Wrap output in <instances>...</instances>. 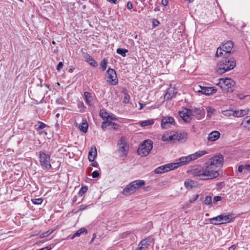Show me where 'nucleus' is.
<instances>
[{
    "instance_id": "nucleus-1",
    "label": "nucleus",
    "mask_w": 250,
    "mask_h": 250,
    "mask_svg": "<svg viewBox=\"0 0 250 250\" xmlns=\"http://www.w3.org/2000/svg\"><path fill=\"white\" fill-rule=\"evenodd\" d=\"M194 176L200 180L212 179L217 177L219 173L217 169H214L206 162L204 167H198L194 170Z\"/></svg>"
},
{
    "instance_id": "nucleus-2",
    "label": "nucleus",
    "mask_w": 250,
    "mask_h": 250,
    "mask_svg": "<svg viewBox=\"0 0 250 250\" xmlns=\"http://www.w3.org/2000/svg\"><path fill=\"white\" fill-rule=\"evenodd\" d=\"M188 137V134L185 132L171 131L169 133H165L162 136L163 141H174L181 143L186 141Z\"/></svg>"
},
{
    "instance_id": "nucleus-3",
    "label": "nucleus",
    "mask_w": 250,
    "mask_h": 250,
    "mask_svg": "<svg viewBox=\"0 0 250 250\" xmlns=\"http://www.w3.org/2000/svg\"><path fill=\"white\" fill-rule=\"evenodd\" d=\"M236 65V62L234 59H229L225 57V59L218 64L217 67V72L218 74H222L225 72L232 69Z\"/></svg>"
},
{
    "instance_id": "nucleus-4",
    "label": "nucleus",
    "mask_w": 250,
    "mask_h": 250,
    "mask_svg": "<svg viewBox=\"0 0 250 250\" xmlns=\"http://www.w3.org/2000/svg\"><path fill=\"white\" fill-rule=\"evenodd\" d=\"M206 162L208 166L214 169H217L218 171L223 165L224 158L221 154L216 155L208 159Z\"/></svg>"
},
{
    "instance_id": "nucleus-5",
    "label": "nucleus",
    "mask_w": 250,
    "mask_h": 250,
    "mask_svg": "<svg viewBox=\"0 0 250 250\" xmlns=\"http://www.w3.org/2000/svg\"><path fill=\"white\" fill-rule=\"evenodd\" d=\"M235 83L232 79L229 78H222L218 80L217 85L225 92H229L233 91V87Z\"/></svg>"
},
{
    "instance_id": "nucleus-6",
    "label": "nucleus",
    "mask_w": 250,
    "mask_h": 250,
    "mask_svg": "<svg viewBox=\"0 0 250 250\" xmlns=\"http://www.w3.org/2000/svg\"><path fill=\"white\" fill-rule=\"evenodd\" d=\"M152 148V141L149 140H145L143 144L140 145L137 149V152L141 156L144 157L148 154Z\"/></svg>"
},
{
    "instance_id": "nucleus-7",
    "label": "nucleus",
    "mask_w": 250,
    "mask_h": 250,
    "mask_svg": "<svg viewBox=\"0 0 250 250\" xmlns=\"http://www.w3.org/2000/svg\"><path fill=\"white\" fill-rule=\"evenodd\" d=\"M233 47V42L231 41H228L224 43L222 47L217 48L216 55L217 57L221 56L223 55L226 56L231 52Z\"/></svg>"
},
{
    "instance_id": "nucleus-8",
    "label": "nucleus",
    "mask_w": 250,
    "mask_h": 250,
    "mask_svg": "<svg viewBox=\"0 0 250 250\" xmlns=\"http://www.w3.org/2000/svg\"><path fill=\"white\" fill-rule=\"evenodd\" d=\"M179 167V165L178 162L174 163H170L165 165L161 166L154 170V172L156 174H162L167 172L171 170Z\"/></svg>"
},
{
    "instance_id": "nucleus-9",
    "label": "nucleus",
    "mask_w": 250,
    "mask_h": 250,
    "mask_svg": "<svg viewBox=\"0 0 250 250\" xmlns=\"http://www.w3.org/2000/svg\"><path fill=\"white\" fill-rule=\"evenodd\" d=\"M41 165L43 168L49 169L51 168L50 162V156L42 152H40L39 156Z\"/></svg>"
},
{
    "instance_id": "nucleus-10",
    "label": "nucleus",
    "mask_w": 250,
    "mask_h": 250,
    "mask_svg": "<svg viewBox=\"0 0 250 250\" xmlns=\"http://www.w3.org/2000/svg\"><path fill=\"white\" fill-rule=\"evenodd\" d=\"M119 151L120 153V156L122 157H125L127 156L129 146L125 142V137H122L118 142Z\"/></svg>"
},
{
    "instance_id": "nucleus-11",
    "label": "nucleus",
    "mask_w": 250,
    "mask_h": 250,
    "mask_svg": "<svg viewBox=\"0 0 250 250\" xmlns=\"http://www.w3.org/2000/svg\"><path fill=\"white\" fill-rule=\"evenodd\" d=\"M107 73L108 75L107 82L112 85L117 84L118 80L116 71L113 69L109 68L107 69Z\"/></svg>"
},
{
    "instance_id": "nucleus-12",
    "label": "nucleus",
    "mask_w": 250,
    "mask_h": 250,
    "mask_svg": "<svg viewBox=\"0 0 250 250\" xmlns=\"http://www.w3.org/2000/svg\"><path fill=\"white\" fill-rule=\"evenodd\" d=\"M175 125V120L172 117H164L161 120V126L164 129L171 127L172 125Z\"/></svg>"
},
{
    "instance_id": "nucleus-13",
    "label": "nucleus",
    "mask_w": 250,
    "mask_h": 250,
    "mask_svg": "<svg viewBox=\"0 0 250 250\" xmlns=\"http://www.w3.org/2000/svg\"><path fill=\"white\" fill-rule=\"evenodd\" d=\"M198 158L196 154L194 153L189 156L183 157L179 158V162H178L179 167L185 165L189 163L191 161L194 160Z\"/></svg>"
},
{
    "instance_id": "nucleus-14",
    "label": "nucleus",
    "mask_w": 250,
    "mask_h": 250,
    "mask_svg": "<svg viewBox=\"0 0 250 250\" xmlns=\"http://www.w3.org/2000/svg\"><path fill=\"white\" fill-rule=\"evenodd\" d=\"M180 116L186 122H188L191 119V111L188 108H184L179 112Z\"/></svg>"
},
{
    "instance_id": "nucleus-15",
    "label": "nucleus",
    "mask_w": 250,
    "mask_h": 250,
    "mask_svg": "<svg viewBox=\"0 0 250 250\" xmlns=\"http://www.w3.org/2000/svg\"><path fill=\"white\" fill-rule=\"evenodd\" d=\"M177 93V91L174 87H170L167 89L164 99L166 101L170 100L175 97Z\"/></svg>"
},
{
    "instance_id": "nucleus-16",
    "label": "nucleus",
    "mask_w": 250,
    "mask_h": 250,
    "mask_svg": "<svg viewBox=\"0 0 250 250\" xmlns=\"http://www.w3.org/2000/svg\"><path fill=\"white\" fill-rule=\"evenodd\" d=\"M151 238H146L141 241L136 250H145L151 243Z\"/></svg>"
},
{
    "instance_id": "nucleus-17",
    "label": "nucleus",
    "mask_w": 250,
    "mask_h": 250,
    "mask_svg": "<svg viewBox=\"0 0 250 250\" xmlns=\"http://www.w3.org/2000/svg\"><path fill=\"white\" fill-rule=\"evenodd\" d=\"M219 216L222 224L228 223L232 221V216L230 214L222 213Z\"/></svg>"
},
{
    "instance_id": "nucleus-18",
    "label": "nucleus",
    "mask_w": 250,
    "mask_h": 250,
    "mask_svg": "<svg viewBox=\"0 0 250 250\" xmlns=\"http://www.w3.org/2000/svg\"><path fill=\"white\" fill-rule=\"evenodd\" d=\"M145 181L144 180H138L132 182L131 183V187H132L133 189L136 191V189L140 188L142 186L145 185Z\"/></svg>"
},
{
    "instance_id": "nucleus-19",
    "label": "nucleus",
    "mask_w": 250,
    "mask_h": 250,
    "mask_svg": "<svg viewBox=\"0 0 250 250\" xmlns=\"http://www.w3.org/2000/svg\"><path fill=\"white\" fill-rule=\"evenodd\" d=\"M220 136V133L218 131H213L210 133L208 136V140L210 141H215L217 140Z\"/></svg>"
},
{
    "instance_id": "nucleus-20",
    "label": "nucleus",
    "mask_w": 250,
    "mask_h": 250,
    "mask_svg": "<svg viewBox=\"0 0 250 250\" xmlns=\"http://www.w3.org/2000/svg\"><path fill=\"white\" fill-rule=\"evenodd\" d=\"M200 90H198L199 92H201L202 93L207 95L211 94L214 92V89L212 87L200 86Z\"/></svg>"
},
{
    "instance_id": "nucleus-21",
    "label": "nucleus",
    "mask_w": 250,
    "mask_h": 250,
    "mask_svg": "<svg viewBox=\"0 0 250 250\" xmlns=\"http://www.w3.org/2000/svg\"><path fill=\"white\" fill-rule=\"evenodd\" d=\"M250 112L249 108H246L245 109H241L234 111V117H241L244 115L248 114Z\"/></svg>"
},
{
    "instance_id": "nucleus-22",
    "label": "nucleus",
    "mask_w": 250,
    "mask_h": 250,
    "mask_svg": "<svg viewBox=\"0 0 250 250\" xmlns=\"http://www.w3.org/2000/svg\"><path fill=\"white\" fill-rule=\"evenodd\" d=\"M117 125V124L113 123L112 122L109 121V119L106 120V121H104L102 123V128L105 130L107 127L111 126H113L114 128H115V126Z\"/></svg>"
},
{
    "instance_id": "nucleus-23",
    "label": "nucleus",
    "mask_w": 250,
    "mask_h": 250,
    "mask_svg": "<svg viewBox=\"0 0 250 250\" xmlns=\"http://www.w3.org/2000/svg\"><path fill=\"white\" fill-rule=\"evenodd\" d=\"M85 60L87 62L93 67H96L98 66V63L91 56L87 55L85 57Z\"/></svg>"
},
{
    "instance_id": "nucleus-24",
    "label": "nucleus",
    "mask_w": 250,
    "mask_h": 250,
    "mask_svg": "<svg viewBox=\"0 0 250 250\" xmlns=\"http://www.w3.org/2000/svg\"><path fill=\"white\" fill-rule=\"evenodd\" d=\"M97 155V150L95 147H94V150L93 148H91V150L88 153V158L90 162L94 161L95 156Z\"/></svg>"
},
{
    "instance_id": "nucleus-25",
    "label": "nucleus",
    "mask_w": 250,
    "mask_h": 250,
    "mask_svg": "<svg viewBox=\"0 0 250 250\" xmlns=\"http://www.w3.org/2000/svg\"><path fill=\"white\" fill-rule=\"evenodd\" d=\"M135 190L133 189L132 187H131V184L128 185L123 190V193L125 195L130 194L134 193Z\"/></svg>"
},
{
    "instance_id": "nucleus-26",
    "label": "nucleus",
    "mask_w": 250,
    "mask_h": 250,
    "mask_svg": "<svg viewBox=\"0 0 250 250\" xmlns=\"http://www.w3.org/2000/svg\"><path fill=\"white\" fill-rule=\"evenodd\" d=\"M87 233V230L86 229L82 228L77 230L73 235V236L71 238V239H73L76 237H79L82 234H86Z\"/></svg>"
},
{
    "instance_id": "nucleus-27",
    "label": "nucleus",
    "mask_w": 250,
    "mask_h": 250,
    "mask_svg": "<svg viewBox=\"0 0 250 250\" xmlns=\"http://www.w3.org/2000/svg\"><path fill=\"white\" fill-rule=\"evenodd\" d=\"M185 187L188 189H191L195 187V182L191 180H187L184 183Z\"/></svg>"
},
{
    "instance_id": "nucleus-28",
    "label": "nucleus",
    "mask_w": 250,
    "mask_h": 250,
    "mask_svg": "<svg viewBox=\"0 0 250 250\" xmlns=\"http://www.w3.org/2000/svg\"><path fill=\"white\" fill-rule=\"evenodd\" d=\"M209 221L210 224L214 225H219L222 224L219 215L216 217L210 218L209 219Z\"/></svg>"
},
{
    "instance_id": "nucleus-29",
    "label": "nucleus",
    "mask_w": 250,
    "mask_h": 250,
    "mask_svg": "<svg viewBox=\"0 0 250 250\" xmlns=\"http://www.w3.org/2000/svg\"><path fill=\"white\" fill-rule=\"evenodd\" d=\"M84 96L85 98V100L86 103L90 105L91 104V102L92 101V98L90 93L88 92H85L84 93Z\"/></svg>"
},
{
    "instance_id": "nucleus-30",
    "label": "nucleus",
    "mask_w": 250,
    "mask_h": 250,
    "mask_svg": "<svg viewBox=\"0 0 250 250\" xmlns=\"http://www.w3.org/2000/svg\"><path fill=\"white\" fill-rule=\"evenodd\" d=\"M88 127V125L87 123L86 122V121H84V122H83L82 124L80 125L79 128L83 132L85 133L87 130Z\"/></svg>"
},
{
    "instance_id": "nucleus-31",
    "label": "nucleus",
    "mask_w": 250,
    "mask_h": 250,
    "mask_svg": "<svg viewBox=\"0 0 250 250\" xmlns=\"http://www.w3.org/2000/svg\"><path fill=\"white\" fill-rule=\"evenodd\" d=\"M204 204L208 206L209 207L212 206V198L210 196H206L204 200Z\"/></svg>"
},
{
    "instance_id": "nucleus-32",
    "label": "nucleus",
    "mask_w": 250,
    "mask_h": 250,
    "mask_svg": "<svg viewBox=\"0 0 250 250\" xmlns=\"http://www.w3.org/2000/svg\"><path fill=\"white\" fill-rule=\"evenodd\" d=\"M100 115L103 119L107 120L109 119V117H110V115L104 109L100 111Z\"/></svg>"
},
{
    "instance_id": "nucleus-33",
    "label": "nucleus",
    "mask_w": 250,
    "mask_h": 250,
    "mask_svg": "<svg viewBox=\"0 0 250 250\" xmlns=\"http://www.w3.org/2000/svg\"><path fill=\"white\" fill-rule=\"evenodd\" d=\"M107 61L105 59H104L101 62L100 68L103 71L105 70L107 67Z\"/></svg>"
},
{
    "instance_id": "nucleus-34",
    "label": "nucleus",
    "mask_w": 250,
    "mask_h": 250,
    "mask_svg": "<svg viewBox=\"0 0 250 250\" xmlns=\"http://www.w3.org/2000/svg\"><path fill=\"white\" fill-rule=\"evenodd\" d=\"M222 114L225 116L229 117L233 116L234 117V111L231 110H226L222 111Z\"/></svg>"
},
{
    "instance_id": "nucleus-35",
    "label": "nucleus",
    "mask_w": 250,
    "mask_h": 250,
    "mask_svg": "<svg viewBox=\"0 0 250 250\" xmlns=\"http://www.w3.org/2000/svg\"><path fill=\"white\" fill-rule=\"evenodd\" d=\"M128 52V50L125 49L118 48L116 50L117 53L121 55L122 57H125L126 53Z\"/></svg>"
},
{
    "instance_id": "nucleus-36",
    "label": "nucleus",
    "mask_w": 250,
    "mask_h": 250,
    "mask_svg": "<svg viewBox=\"0 0 250 250\" xmlns=\"http://www.w3.org/2000/svg\"><path fill=\"white\" fill-rule=\"evenodd\" d=\"M38 124H39L38 125H35V128L37 130H42V129L44 128L46 126V125L45 124H44L43 123L39 122Z\"/></svg>"
},
{
    "instance_id": "nucleus-37",
    "label": "nucleus",
    "mask_w": 250,
    "mask_h": 250,
    "mask_svg": "<svg viewBox=\"0 0 250 250\" xmlns=\"http://www.w3.org/2000/svg\"><path fill=\"white\" fill-rule=\"evenodd\" d=\"M154 121L152 120H148L146 121H142L140 125L142 126H145L148 125H151L153 124Z\"/></svg>"
},
{
    "instance_id": "nucleus-38",
    "label": "nucleus",
    "mask_w": 250,
    "mask_h": 250,
    "mask_svg": "<svg viewBox=\"0 0 250 250\" xmlns=\"http://www.w3.org/2000/svg\"><path fill=\"white\" fill-rule=\"evenodd\" d=\"M87 187L86 186L82 187L78 193L79 195L82 196L85 193L87 192Z\"/></svg>"
},
{
    "instance_id": "nucleus-39",
    "label": "nucleus",
    "mask_w": 250,
    "mask_h": 250,
    "mask_svg": "<svg viewBox=\"0 0 250 250\" xmlns=\"http://www.w3.org/2000/svg\"><path fill=\"white\" fill-rule=\"evenodd\" d=\"M42 198H35L32 199V202L35 205H41L42 202Z\"/></svg>"
},
{
    "instance_id": "nucleus-40",
    "label": "nucleus",
    "mask_w": 250,
    "mask_h": 250,
    "mask_svg": "<svg viewBox=\"0 0 250 250\" xmlns=\"http://www.w3.org/2000/svg\"><path fill=\"white\" fill-rule=\"evenodd\" d=\"M207 116L210 117L211 115L213 114L214 109L210 107H208L207 108Z\"/></svg>"
},
{
    "instance_id": "nucleus-41",
    "label": "nucleus",
    "mask_w": 250,
    "mask_h": 250,
    "mask_svg": "<svg viewBox=\"0 0 250 250\" xmlns=\"http://www.w3.org/2000/svg\"><path fill=\"white\" fill-rule=\"evenodd\" d=\"M129 100H130L129 95L127 93H125L123 102L125 104H127L129 103Z\"/></svg>"
},
{
    "instance_id": "nucleus-42",
    "label": "nucleus",
    "mask_w": 250,
    "mask_h": 250,
    "mask_svg": "<svg viewBox=\"0 0 250 250\" xmlns=\"http://www.w3.org/2000/svg\"><path fill=\"white\" fill-rule=\"evenodd\" d=\"M197 158L200 157L207 153L206 150L199 151L195 153Z\"/></svg>"
},
{
    "instance_id": "nucleus-43",
    "label": "nucleus",
    "mask_w": 250,
    "mask_h": 250,
    "mask_svg": "<svg viewBox=\"0 0 250 250\" xmlns=\"http://www.w3.org/2000/svg\"><path fill=\"white\" fill-rule=\"evenodd\" d=\"M199 197V195L197 194L193 195L189 199L190 203H193L196 201Z\"/></svg>"
},
{
    "instance_id": "nucleus-44",
    "label": "nucleus",
    "mask_w": 250,
    "mask_h": 250,
    "mask_svg": "<svg viewBox=\"0 0 250 250\" xmlns=\"http://www.w3.org/2000/svg\"><path fill=\"white\" fill-rule=\"evenodd\" d=\"M222 200V197L220 196H216L213 199L212 202L214 204H216L217 202L220 201Z\"/></svg>"
},
{
    "instance_id": "nucleus-45",
    "label": "nucleus",
    "mask_w": 250,
    "mask_h": 250,
    "mask_svg": "<svg viewBox=\"0 0 250 250\" xmlns=\"http://www.w3.org/2000/svg\"><path fill=\"white\" fill-rule=\"evenodd\" d=\"M63 65V63L62 62H60L57 66V68H56L57 70L58 71H60L61 70V69L62 68Z\"/></svg>"
},
{
    "instance_id": "nucleus-46",
    "label": "nucleus",
    "mask_w": 250,
    "mask_h": 250,
    "mask_svg": "<svg viewBox=\"0 0 250 250\" xmlns=\"http://www.w3.org/2000/svg\"><path fill=\"white\" fill-rule=\"evenodd\" d=\"M99 173L98 171L95 170L92 173V176L93 178H96L99 177Z\"/></svg>"
},
{
    "instance_id": "nucleus-47",
    "label": "nucleus",
    "mask_w": 250,
    "mask_h": 250,
    "mask_svg": "<svg viewBox=\"0 0 250 250\" xmlns=\"http://www.w3.org/2000/svg\"><path fill=\"white\" fill-rule=\"evenodd\" d=\"M87 206L85 205H82L80 206L79 209L78 211H82L85 209L87 208Z\"/></svg>"
},
{
    "instance_id": "nucleus-48",
    "label": "nucleus",
    "mask_w": 250,
    "mask_h": 250,
    "mask_svg": "<svg viewBox=\"0 0 250 250\" xmlns=\"http://www.w3.org/2000/svg\"><path fill=\"white\" fill-rule=\"evenodd\" d=\"M244 169L247 170L249 171H250V166L249 165L246 164L243 165Z\"/></svg>"
},
{
    "instance_id": "nucleus-49",
    "label": "nucleus",
    "mask_w": 250,
    "mask_h": 250,
    "mask_svg": "<svg viewBox=\"0 0 250 250\" xmlns=\"http://www.w3.org/2000/svg\"><path fill=\"white\" fill-rule=\"evenodd\" d=\"M126 6H127V8L128 9H132V3L130 1L127 2Z\"/></svg>"
},
{
    "instance_id": "nucleus-50",
    "label": "nucleus",
    "mask_w": 250,
    "mask_h": 250,
    "mask_svg": "<svg viewBox=\"0 0 250 250\" xmlns=\"http://www.w3.org/2000/svg\"><path fill=\"white\" fill-rule=\"evenodd\" d=\"M161 3L163 5L167 6L168 4V0H162Z\"/></svg>"
},
{
    "instance_id": "nucleus-51",
    "label": "nucleus",
    "mask_w": 250,
    "mask_h": 250,
    "mask_svg": "<svg viewBox=\"0 0 250 250\" xmlns=\"http://www.w3.org/2000/svg\"><path fill=\"white\" fill-rule=\"evenodd\" d=\"M244 169L243 165H240L238 167V171L239 172H242L243 171V170Z\"/></svg>"
},
{
    "instance_id": "nucleus-52",
    "label": "nucleus",
    "mask_w": 250,
    "mask_h": 250,
    "mask_svg": "<svg viewBox=\"0 0 250 250\" xmlns=\"http://www.w3.org/2000/svg\"><path fill=\"white\" fill-rule=\"evenodd\" d=\"M236 246L235 245H233L229 248V250H235Z\"/></svg>"
},
{
    "instance_id": "nucleus-53",
    "label": "nucleus",
    "mask_w": 250,
    "mask_h": 250,
    "mask_svg": "<svg viewBox=\"0 0 250 250\" xmlns=\"http://www.w3.org/2000/svg\"><path fill=\"white\" fill-rule=\"evenodd\" d=\"M96 234L95 233L93 234V237L90 242V243H92L94 240V239L96 238Z\"/></svg>"
},
{
    "instance_id": "nucleus-54",
    "label": "nucleus",
    "mask_w": 250,
    "mask_h": 250,
    "mask_svg": "<svg viewBox=\"0 0 250 250\" xmlns=\"http://www.w3.org/2000/svg\"><path fill=\"white\" fill-rule=\"evenodd\" d=\"M108 2L111 3L116 4L117 0H106Z\"/></svg>"
},
{
    "instance_id": "nucleus-55",
    "label": "nucleus",
    "mask_w": 250,
    "mask_h": 250,
    "mask_svg": "<svg viewBox=\"0 0 250 250\" xmlns=\"http://www.w3.org/2000/svg\"><path fill=\"white\" fill-rule=\"evenodd\" d=\"M245 119H247L246 123L248 125H250V117H247Z\"/></svg>"
},
{
    "instance_id": "nucleus-56",
    "label": "nucleus",
    "mask_w": 250,
    "mask_h": 250,
    "mask_svg": "<svg viewBox=\"0 0 250 250\" xmlns=\"http://www.w3.org/2000/svg\"><path fill=\"white\" fill-rule=\"evenodd\" d=\"M109 119H110L111 120H116L117 119V118L113 115H110V117H109Z\"/></svg>"
},
{
    "instance_id": "nucleus-57",
    "label": "nucleus",
    "mask_w": 250,
    "mask_h": 250,
    "mask_svg": "<svg viewBox=\"0 0 250 250\" xmlns=\"http://www.w3.org/2000/svg\"><path fill=\"white\" fill-rule=\"evenodd\" d=\"M91 166L93 167H97L98 166V164L96 162H94L92 163Z\"/></svg>"
},
{
    "instance_id": "nucleus-58",
    "label": "nucleus",
    "mask_w": 250,
    "mask_h": 250,
    "mask_svg": "<svg viewBox=\"0 0 250 250\" xmlns=\"http://www.w3.org/2000/svg\"><path fill=\"white\" fill-rule=\"evenodd\" d=\"M139 104L140 105V107L139 108V109H142L145 106V104H142V103H139Z\"/></svg>"
},
{
    "instance_id": "nucleus-59",
    "label": "nucleus",
    "mask_w": 250,
    "mask_h": 250,
    "mask_svg": "<svg viewBox=\"0 0 250 250\" xmlns=\"http://www.w3.org/2000/svg\"><path fill=\"white\" fill-rule=\"evenodd\" d=\"M156 22H157V24H155V22H153V24L154 25H155V26H156L159 23V21L157 20H156Z\"/></svg>"
},
{
    "instance_id": "nucleus-60",
    "label": "nucleus",
    "mask_w": 250,
    "mask_h": 250,
    "mask_svg": "<svg viewBox=\"0 0 250 250\" xmlns=\"http://www.w3.org/2000/svg\"><path fill=\"white\" fill-rule=\"evenodd\" d=\"M238 97H239V99H243V98H244V97H242V95H241V94H239V95H238Z\"/></svg>"
},
{
    "instance_id": "nucleus-61",
    "label": "nucleus",
    "mask_w": 250,
    "mask_h": 250,
    "mask_svg": "<svg viewBox=\"0 0 250 250\" xmlns=\"http://www.w3.org/2000/svg\"><path fill=\"white\" fill-rule=\"evenodd\" d=\"M60 114H59V113H57V114L56 115V117L57 118H58L60 117Z\"/></svg>"
},
{
    "instance_id": "nucleus-62",
    "label": "nucleus",
    "mask_w": 250,
    "mask_h": 250,
    "mask_svg": "<svg viewBox=\"0 0 250 250\" xmlns=\"http://www.w3.org/2000/svg\"><path fill=\"white\" fill-rule=\"evenodd\" d=\"M193 0H188V1L189 3H191V2H192L193 1Z\"/></svg>"
},
{
    "instance_id": "nucleus-63",
    "label": "nucleus",
    "mask_w": 250,
    "mask_h": 250,
    "mask_svg": "<svg viewBox=\"0 0 250 250\" xmlns=\"http://www.w3.org/2000/svg\"><path fill=\"white\" fill-rule=\"evenodd\" d=\"M49 234V233H48V232H46V234H45V235H44L43 237H44V236H47V235H48V234Z\"/></svg>"
},
{
    "instance_id": "nucleus-64",
    "label": "nucleus",
    "mask_w": 250,
    "mask_h": 250,
    "mask_svg": "<svg viewBox=\"0 0 250 250\" xmlns=\"http://www.w3.org/2000/svg\"><path fill=\"white\" fill-rule=\"evenodd\" d=\"M208 215H208V213H207V214H206V216H208Z\"/></svg>"
}]
</instances>
